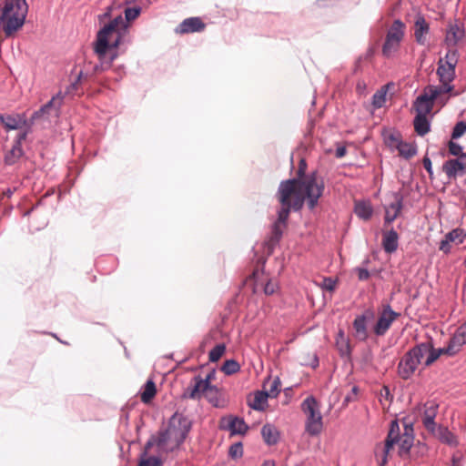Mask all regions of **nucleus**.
<instances>
[{
	"mask_svg": "<svg viewBox=\"0 0 466 466\" xmlns=\"http://www.w3.org/2000/svg\"><path fill=\"white\" fill-rule=\"evenodd\" d=\"M307 163L300 159L297 170V177L281 181L278 190V199L281 205L278 219L274 223L268 245L272 248L280 240L283 230L287 227L290 210L299 211L304 202L309 209H314L322 197L325 184L317 172L306 175Z\"/></svg>",
	"mask_w": 466,
	"mask_h": 466,
	"instance_id": "1",
	"label": "nucleus"
},
{
	"mask_svg": "<svg viewBox=\"0 0 466 466\" xmlns=\"http://www.w3.org/2000/svg\"><path fill=\"white\" fill-rule=\"evenodd\" d=\"M140 10L139 7H127L125 9L126 19L118 15L98 31L94 51L100 60L106 59V54L123 42L127 34V22L136 19Z\"/></svg>",
	"mask_w": 466,
	"mask_h": 466,
	"instance_id": "2",
	"label": "nucleus"
},
{
	"mask_svg": "<svg viewBox=\"0 0 466 466\" xmlns=\"http://www.w3.org/2000/svg\"><path fill=\"white\" fill-rule=\"evenodd\" d=\"M190 429L191 420L183 414L176 412L169 419L166 428L150 437L147 442V448H156V451L159 454L171 452L184 442Z\"/></svg>",
	"mask_w": 466,
	"mask_h": 466,
	"instance_id": "3",
	"label": "nucleus"
},
{
	"mask_svg": "<svg viewBox=\"0 0 466 466\" xmlns=\"http://www.w3.org/2000/svg\"><path fill=\"white\" fill-rule=\"evenodd\" d=\"M440 356L441 351H435L431 343H420L407 351L400 359L398 364V374L401 379L409 380L420 364L424 363L426 367L431 366Z\"/></svg>",
	"mask_w": 466,
	"mask_h": 466,
	"instance_id": "4",
	"label": "nucleus"
},
{
	"mask_svg": "<svg viewBox=\"0 0 466 466\" xmlns=\"http://www.w3.org/2000/svg\"><path fill=\"white\" fill-rule=\"evenodd\" d=\"M28 12V5L25 0H5L0 15L3 22V30L6 37L13 36L20 30Z\"/></svg>",
	"mask_w": 466,
	"mask_h": 466,
	"instance_id": "5",
	"label": "nucleus"
},
{
	"mask_svg": "<svg viewBox=\"0 0 466 466\" xmlns=\"http://www.w3.org/2000/svg\"><path fill=\"white\" fill-rule=\"evenodd\" d=\"M459 61V52L456 49H449L444 57L438 61L437 75L440 80V86H434L439 92L457 96L458 93H452L454 86L451 85L455 78V68Z\"/></svg>",
	"mask_w": 466,
	"mask_h": 466,
	"instance_id": "6",
	"label": "nucleus"
},
{
	"mask_svg": "<svg viewBox=\"0 0 466 466\" xmlns=\"http://www.w3.org/2000/svg\"><path fill=\"white\" fill-rule=\"evenodd\" d=\"M301 410L306 416V431L311 436L319 434L323 428L319 403L314 397H308L303 400Z\"/></svg>",
	"mask_w": 466,
	"mask_h": 466,
	"instance_id": "7",
	"label": "nucleus"
},
{
	"mask_svg": "<svg viewBox=\"0 0 466 466\" xmlns=\"http://www.w3.org/2000/svg\"><path fill=\"white\" fill-rule=\"evenodd\" d=\"M405 24L400 20H395L389 28L385 42L382 46V53L386 56H390L398 51L400 42L405 34Z\"/></svg>",
	"mask_w": 466,
	"mask_h": 466,
	"instance_id": "8",
	"label": "nucleus"
},
{
	"mask_svg": "<svg viewBox=\"0 0 466 466\" xmlns=\"http://www.w3.org/2000/svg\"><path fill=\"white\" fill-rule=\"evenodd\" d=\"M397 420L390 422V431L384 443H379L375 446L374 455L378 466H385L388 462V457L390 451L394 447V441L396 439Z\"/></svg>",
	"mask_w": 466,
	"mask_h": 466,
	"instance_id": "9",
	"label": "nucleus"
},
{
	"mask_svg": "<svg viewBox=\"0 0 466 466\" xmlns=\"http://www.w3.org/2000/svg\"><path fill=\"white\" fill-rule=\"evenodd\" d=\"M213 375L208 373L206 378L201 376H195L190 385L184 390L182 397L185 399L199 400L206 395L207 390L211 385V379Z\"/></svg>",
	"mask_w": 466,
	"mask_h": 466,
	"instance_id": "10",
	"label": "nucleus"
},
{
	"mask_svg": "<svg viewBox=\"0 0 466 466\" xmlns=\"http://www.w3.org/2000/svg\"><path fill=\"white\" fill-rule=\"evenodd\" d=\"M442 93L439 92L434 86L426 88L420 96L417 97L414 102L413 107L416 115L427 116L433 108L434 100L438 99Z\"/></svg>",
	"mask_w": 466,
	"mask_h": 466,
	"instance_id": "11",
	"label": "nucleus"
},
{
	"mask_svg": "<svg viewBox=\"0 0 466 466\" xmlns=\"http://www.w3.org/2000/svg\"><path fill=\"white\" fill-rule=\"evenodd\" d=\"M400 316V314L395 312L390 305L384 306L373 328L374 333L377 336H383L390 328L392 322L396 320Z\"/></svg>",
	"mask_w": 466,
	"mask_h": 466,
	"instance_id": "12",
	"label": "nucleus"
},
{
	"mask_svg": "<svg viewBox=\"0 0 466 466\" xmlns=\"http://www.w3.org/2000/svg\"><path fill=\"white\" fill-rule=\"evenodd\" d=\"M394 445L399 446V454L400 456L406 455L410 452V448L413 445V429L410 426L405 425L404 432L400 433V425L397 421V431Z\"/></svg>",
	"mask_w": 466,
	"mask_h": 466,
	"instance_id": "13",
	"label": "nucleus"
},
{
	"mask_svg": "<svg viewBox=\"0 0 466 466\" xmlns=\"http://www.w3.org/2000/svg\"><path fill=\"white\" fill-rule=\"evenodd\" d=\"M466 343V326H461L457 329L454 335L451 338L449 344L447 347L443 349H435V351H441V354H447L449 356H453Z\"/></svg>",
	"mask_w": 466,
	"mask_h": 466,
	"instance_id": "14",
	"label": "nucleus"
},
{
	"mask_svg": "<svg viewBox=\"0 0 466 466\" xmlns=\"http://www.w3.org/2000/svg\"><path fill=\"white\" fill-rule=\"evenodd\" d=\"M439 404L433 400L427 401L423 405V410L421 412V422L426 429V431L430 433L433 431L435 428L439 425L435 422V418L438 414Z\"/></svg>",
	"mask_w": 466,
	"mask_h": 466,
	"instance_id": "15",
	"label": "nucleus"
},
{
	"mask_svg": "<svg viewBox=\"0 0 466 466\" xmlns=\"http://www.w3.org/2000/svg\"><path fill=\"white\" fill-rule=\"evenodd\" d=\"M62 98L53 97L49 102L44 105L39 110L34 112L31 120L48 119L50 116H57L61 106Z\"/></svg>",
	"mask_w": 466,
	"mask_h": 466,
	"instance_id": "16",
	"label": "nucleus"
},
{
	"mask_svg": "<svg viewBox=\"0 0 466 466\" xmlns=\"http://www.w3.org/2000/svg\"><path fill=\"white\" fill-rule=\"evenodd\" d=\"M442 171L449 178H454L466 171V155H461L456 159H449L442 166Z\"/></svg>",
	"mask_w": 466,
	"mask_h": 466,
	"instance_id": "17",
	"label": "nucleus"
},
{
	"mask_svg": "<svg viewBox=\"0 0 466 466\" xmlns=\"http://www.w3.org/2000/svg\"><path fill=\"white\" fill-rule=\"evenodd\" d=\"M464 36L465 33L463 27L458 23H452L447 27L445 43L449 47H454L463 41Z\"/></svg>",
	"mask_w": 466,
	"mask_h": 466,
	"instance_id": "18",
	"label": "nucleus"
},
{
	"mask_svg": "<svg viewBox=\"0 0 466 466\" xmlns=\"http://www.w3.org/2000/svg\"><path fill=\"white\" fill-rule=\"evenodd\" d=\"M429 33V23L422 15H417L414 22V37L416 42L420 46H425L428 42Z\"/></svg>",
	"mask_w": 466,
	"mask_h": 466,
	"instance_id": "19",
	"label": "nucleus"
},
{
	"mask_svg": "<svg viewBox=\"0 0 466 466\" xmlns=\"http://www.w3.org/2000/svg\"><path fill=\"white\" fill-rule=\"evenodd\" d=\"M434 438L439 440L450 447H457L459 445L458 437L451 432L447 427L439 425L433 431L430 432Z\"/></svg>",
	"mask_w": 466,
	"mask_h": 466,
	"instance_id": "20",
	"label": "nucleus"
},
{
	"mask_svg": "<svg viewBox=\"0 0 466 466\" xmlns=\"http://www.w3.org/2000/svg\"><path fill=\"white\" fill-rule=\"evenodd\" d=\"M205 28V24L199 17H190L179 24L176 32L178 34H188L200 32Z\"/></svg>",
	"mask_w": 466,
	"mask_h": 466,
	"instance_id": "21",
	"label": "nucleus"
},
{
	"mask_svg": "<svg viewBox=\"0 0 466 466\" xmlns=\"http://www.w3.org/2000/svg\"><path fill=\"white\" fill-rule=\"evenodd\" d=\"M0 121L7 130L19 129L26 123L24 116L16 115H2L0 114Z\"/></svg>",
	"mask_w": 466,
	"mask_h": 466,
	"instance_id": "22",
	"label": "nucleus"
},
{
	"mask_svg": "<svg viewBox=\"0 0 466 466\" xmlns=\"http://www.w3.org/2000/svg\"><path fill=\"white\" fill-rule=\"evenodd\" d=\"M151 449L147 448V444L145 445L144 451L140 455V459L138 461V466H163V460L161 456L164 453L159 454L157 451V455H150Z\"/></svg>",
	"mask_w": 466,
	"mask_h": 466,
	"instance_id": "23",
	"label": "nucleus"
},
{
	"mask_svg": "<svg viewBox=\"0 0 466 466\" xmlns=\"http://www.w3.org/2000/svg\"><path fill=\"white\" fill-rule=\"evenodd\" d=\"M354 337L360 341L368 339L367 319L365 315L357 316L353 321Z\"/></svg>",
	"mask_w": 466,
	"mask_h": 466,
	"instance_id": "24",
	"label": "nucleus"
},
{
	"mask_svg": "<svg viewBox=\"0 0 466 466\" xmlns=\"http://www.w3.org/2000/svg\"><path fill=\"white\" fill-rule=\"evenodd\" d=\"M398 233L394 230H389L383 233L382 246L387 253H392L398 248Z\"/></svg>",
	"mask_w": 466,
	"mask_h": 466,
	"instance_id": "25",
	"label": "nucleus"
},
{
	"mask_svg": "<svg viewBox=\"0 0 466 466\" xmlns=\"http://www.w3.org/2000/svg\"><path fill=\"white\" fill-rule=\"evenodd\" d=\"M226 429L230 431L231 434H245L248 429L244 420L238 417H230L227 420Z\"/></svg>",
	"mask_w": 466,
	"mask_h": 466,
	"instance_id": "26",
	"label": "nucleus"
},
{
	"mask_svg": "<svg viewBox=\"0 0 466 466\" xmlns=\"http://www.w3.org/2000/svg\"><path fill=\"white\" fill-rule=\"evenodd\" d=\"M402 208V199L399 195H395V201L385 209V221L392 222L397 218Z\"/></svg>",
	"mask_w": 466,
	"mask_h": 466,
	"instance_id": "27",
	"label": "nucleus"
},
{
	"mask_svg": "<svg viewBox=\"0 0 466 466\" xmlns=\"http://www.w3.org/2000/svg\"><path fill=\"white\" fill-rule=\"evenodd\" d=\"M355 214L364 220L370 218L373 213L372 207L368 201H357L354 207Z\"/></svg>",
	"mask_w": 466,
	"mask_h": 466,
	"instance_id": "28",
	"label": "nucleus"
},
{
	"mask_svg": "<svg viewBox=\"0 0 466 466\" xmlns=\"http://www.w3.org/2000/svg\"><path fill=\"white\" fill-rule=\"evenodd\" d=\"M268 398H269V396L265 390L257 391L253 400H249L248 404L253 410H263L267 406Z\"/></svg>",
	"mask_w": 466,
	"mask_h": 466,
	"instance_id": "29",
	"label": "nucleus"
},
{
	"mask_svg": "<svg viewBox=\"0 0 466 466\" xmlns=\"http://www.w3.org/2000/svg\"><path fill=\"white\" fill-rule=\"evenodd\" d=\"M413 125L419 136H424L430 131V123L427 119V116L416 115Z\"/></svg>",
	"mask_w": 466,
	"mask_h": 466,
	"instance_id": "30",
	"label": "nucleus"
},
{
	"mask_svg": "<svg viewBox=\"0 0 466 466\" xmlns=\"http://www.w3.org/2000/svg\"><path fill=\"white\" fill-rule=\"evenodd\" d=\"M157 388L156 384L152 380H148L140 394V399L144 403H149L156 396Z\"/></svg>",
	"mask_w": 466,
	"mask_h": 466,
	"instance_id": "31",
	"label": "nucleus"
},
{
	"mask_svg": "<svg viewBox=\"0 0 466 466\" xmlns=\"http://www.w3.org/2000/svg\"><path fill=\"white\" fill-rule=\"evenodd\" d=\"M261 434L264 441L268 444L271 445L277 443L279 439V433L274 426L270 424L264 425L261 430Z\"/></svg>",
	"mask_w": 466,
	"mask_h": 466,
	"instance_id": "32",
	"label": "nucleus"
},
{
	"mask_svg": "<svg viewBox=\"0 0 466 466\" xmlns=\"http://www.w3.org/2000/svg\"><path fill=\"white\" fill-rule=\"evenodd\" d=\"M214 407H223V402L220 400V392L216 386L210 385L204 396Z\"/></svg>",
	"mask_w": 466,
	"mask_h": 466,
	"instance_id": "33",
	"label": "nucleus"
},
{
	"mask_svg": "<svg viewBox=\"0 0 466 466\" xmlns=\"http://www.w3.org/2000/svg\"><path fill=\"white\" fill-rule=\"evenodd\" d=\"M23 156V149L19 144H14L12 148L5 156V163L14 165Z\"/></svg>",
	"mask_w": 466,
	"mask_h": 466,
	"instance_id": "34",
	"label": "nucleus"
},
{
	"mask_svg": "<svg viewBox=\"0 0 466 466\" xmlns=\"http://www.w3.org/2000/svg\"><path fill=\"white\" fill-rule=\"evenodd\" d=\"M396 149L399 151L400 155L405 158H410L416 154V147L413 145L403 141L398 144Z\"/></svg>",
	"mask_w": 466,
	"mask_h": 466,
	"instance_id": "35",
	"label": "nucleus"
},
{
	"mask_svg": "<svg viewBox=\"0 0 466 466\" xmlns=\"http://www.w3.org/2000/svg\"><path fill=\"white\" fill-rule=\"evenodd\" d=\"M264 388L269 398H275L280 391V381L278 378H276L265 384Z\"/></svg>",
	"mask_w": 466,
	"mask_h": 466,
	"instance_id": "36",
	"label": "nucleus"
},
{
	"mask_svg": "<svg viewBox=\"0 0 466 466\" xmlns=\"http://www.w3.org/2000/svg\"><path fill=\"white\" fill-rule=\"evenodd\" d=\"M446 237L448 240L451 241L452 243L461 244L466 238V233L461 228H455L446 234Z\"/></svg>",
	"mask_w": 466,
	"mask_h": 466,
	"instance_id": "37",
	"label": "nucleus"
},
{
	"mask_svg": "<svg viewBox=\"0 0 466 466\" xmlns=\"http://www.w3.org/2000/svg\"><path fill=\"white\" fill-rule=\"evenodd\" d=\"M226 346L224 344L216 345L209 352V360L211 362L218 361L225 353Z\"/></svg>",
	"mask_w": 466,
	"mask_h": 466,
	"instance_id": "38",
	"label": "nucleus"
},
{
	"mask_svg": "<svg viewBox=\"0 0 466 466\" xmlns=\"http://www.w3.org/2000/svg\"><path fill=\"white\" fill-rule=\"evenodd\" d=\"M239 368L240 367L236 360H228L223 364L221 370L227 375H231L238 372L239 370Z\"/></svg>",
	"mask_w": 466,
	"mask_h": 466,
	"instance_id": "39",
	"label": "nucleus"
},
{
	"mask_svg": "<svg viewBox=\"0 0 466 466\" xmlns=\"http://www.w3.org/2000/svg\"><path fill=\"white\" fill-rule=\"evenodd\" d=\"M386 102V91H377L372 96V105L376 108H380Z\"/></svg>",
	"mask_w": 466,
	"mask_h": 466,
	"instance_id": "40",
	"label": "nucleus"
},
{
	"mask_svg": "<svg viewBox=\"0 0 466 466\" xmlns=\"http://www.w3.org/2000/svg\"><path fill=\"white\" fill-rule=\"evenodd\" d=\"M466 132V122H458L452 131L451 138L456 139L463 136Z\"/></svg>",
	"mask_w": 466,
	"mask_h": 466,
	"instance_id": "41",
	"label": "nucleus"
},
{
	"mask_svg": "<svg viewBox=\"0 0 466 466\" xmlns=\"http://www.w3.org/2000/svg\"><path fill=\"white\" fill-rule=\"evenodd\" d=\"M341 341H337V345L339 347V350L341 353V355H349L350 353V348L349 342L344 339L343 332L340 331L339 333Z\"/></svg>",
	"mask_w": 466,
	"mask_h": 466,
	"instance_id": "42",
	"label": "nucleus"
},
{
	"mask_svg": "<svg viewBox=\"0 0 466 466\" xmlns=\"http://www.w3.org/2000/svg\"><path fill=\"white\" fill-rule=\"evenodd\" d=\"M228 454L233 459L240 458L243 454L242 444L240 442L232 444L229 448Z\"/></svg>",
	"mask_w": 466,
	"mask_h": 466,
	"instance_id": "43",
	"label": "nucleus"
},
{
	"mask_svg": "<svg viewBox=\"0 0 466 466\" xmlns=\"http://www.w3.org/2000/svg\"><path fill=\"white\" fill-rule=\"evenodd\" d=\"M400 142L399 134L391 133L385 137V143L392 148H396Z\"/></svg>",
	"mask_w": 466,
	"mask_h": 466,
	"instance_id": "44",
	"label": "nucleus"
},
{
	"mask_svg": "<svg viewBox=\"0 0 466 466\" xmlns=\"http://www.w3.org/2000/svg\"><path fill=\"white\" fill-rule=\"evenodd\" d=\"M337 280L332 278H324L320 287L328 291H333L336 289Z\"/></svg>",
	"mask_w": 466,
	"mask_h": 466,
	"instance_id": "45",
	"label": "nucleus"
},
{
	"mask_svg": "<svg viewBox=\"0 0 466 466\" xmlns=\"http://www.w3.org/2000/svg\"><path fill=\"white\" fill-rule=\"evenodd\" d=\"M448 147L450 154L453 156H457L458 157H460L461 155H463L462 147L458 143H455L452 140L449 142Z\"/></svg>",
	"mask_w": 466,
	"mask_h": 466,
	"instance_id": "46",
	"label": "nucleus"
},
{
	"mask_svg": "<svg viewBox=\"0 0 466 466\" xmlns=\"http://www.w3.org/2000/svg\"><path fill=\"white\" fill-rule=\"evenodd\" d=\"M451 243L452 242L448 240L447 237L445 236V238L440 243V250H441L445 254L449 253L451 251Z\"/></svg>",
	"mask_w": 466,
	"mask_h": 466,
	"instance_id": "47",
	"label": "nucleus"
},
{
	"mask_svg": "<svg viewBox=\"0 0 466 466\" xmlns=\"http://www.w3.org/2000/svg\"><path fill=\"white\" fill-rule=\"evenodd\" d=\"M383 399L390 401L392 400V396L390 395V389L387 386H384L380 390V402L383 404Z\"/></svg>",
	"mask_w": 466,
	"mask_h": 466,
	"instance_id": "48",
	"label": "nucleus"
},
{
	"mask_svg": "<svg viewBox=\"0 0 466 466\" xmlns=\"http://www.w3.org/2000/svg\"><path fill=\"white\" fill-rule=\"evenodd\" d=\"M278 289V286L275 282H272V281H268L266 285H265V288H264V292L267 294V295H272L276 292Z\"/></svg>",
	"mask_w": 466,
	"mask_h": 466,
	"instance_id": "49",
	"label": "nucleus"
},
{
	"mask_svg": "<svg viewBox=\"0 0 466 466\" xmlns=\"http://www.w3.org/2000/svg\"><path fill=\"white\" fill-rule=\"evenodd\" d=\"M356 271L360 280H367L370 278V272L366 268H357Z\"/></svg>",
	"mask_w": 466,
	"mask_h": 466,
	"instance_id": "50",
	"label": "nucleus"
},
{
	"mask_svg": "<svg viewBox=\"0 0 466 466\" xmlns=\"http://www.w3.org/2000/svg\"><path fill=\"white\" fill-rule=\"evenodd\" d=\"M359 392V388L357 386H354L352 389H351V393L350 394H348L345 399H344V402L345 403H349L350 401H353L355 399H356V396Z\"/></svg>",
	"mask_w": 466,
	"mask_h": 466,
	"instance_id": "51",
	"label": "nucleus"
},
{
	"mask_svg": "<svg viewBox=\"0 0 466 466\" xmlns=\"http://www.w3.org/2000/svg\"><path fill=\"white\" fill-rule=\"evenodd\" d=\"M422 163H423L424 168L427 170L429 175L431 176L432 175V165H431V159L429 157H424Z\"/></svg>",
	"mask_w": 466,
	"mask_h": 466,
	"instance_id": "52",
	"label": "nucleus"
},
{
	"mask_svg": "<svg viewBox=\"0 0 466 466\" xmlns=\"http://www.w3.org/2000/svg\"><path fill=\"white\" fill-rule=\"evenodd\" d=\"M346 152H347V150H346V148L344 147H339L336 149L335 155H336L337 157L340 158V157H343L346 155Z\"/></svg>",
	"mask_w": 466,
	"mask_h": 466,
	"instance_id": "53",
	"label": "nucleus"
},
{
	"mask_svg": "<svg viewBox=\"0 0 466 466\" xmlns=\"http://www.w3.org/2000/svg\"><path fill=\"white\" fill-rule=\"evenodd\" d=\"M26 138V132H23L18 135L17 139L15 144H19L21 146L22 141Z\"/></svg>",
	"mask_w": 466,
	"mask_h": 466,
	"instance_id": "54",
	"label": "nucleus"
},
{
	"mask_svg": "<svg viewBox=\"0 0 466 466\" xmlns=\"http://www.w3.org/2000/svg\"><path fill=\"white\" fill-rule=\"evenodd\" d=\"M81 77H82V72H80L77 76V81L76 83L73 84L74 86H76V83L79 82L81 80Z\"/></svg>",
	"mask_w": 466,
	"mask_h": 466,
	"instance_id": "55",
	"label": "nucleus"
},
{
	"mask_svg": "<svg viewBox=\"0 0 466 466\" xmlns=\"http://www.w3.org/2000/svg\"><path fill=\"white\" fill-rule=\"evenodd\" d=\"M262 466H274V464L271 461H266Z\"/></svg>",
	"mask_w": 466,
	"mask_h": 466,
	"instance_id": "56",
	"label": "nucleus"
},
{
	"mask_svg": "<svg viewBox=\"0 0 466 466\" xmlns=\"http://www.w3.org/2000/svg\"><path fill=\"white\" fill-rule=\"evenodd\" d=\"M452 466H460V463H459L458 460H456L455 458L453 459Z\"/></svg>",
	"mask_w": 466,
	"mask_h": 466,
	"instance_id": "57",
	"label": "nucleus"
},
{
	"mask_svg": "<svg viewBox=\"0 0 466 466\" xmlns=\"http://www.w3.org/2000/svg\"><path fill=\"white\" fill-rule=\"evenodd\" d=\"M115 56H116L115 54H111L110 57H109V62H112L114 60Z\"/></svg>",
	"mask_w": 466,
	"mask_h": 466,
	"instance_id": "58",
	"label": "nucleus"
},
{
	"mask_svg": "<svg viewBox=\"0 0 466 466\" xmlns=\"http://www.w3.org/2000/svg\"><path fill=\"white\" fill-rule=\"evenodd\" d=\"M111 7L108 8V11L104 15L105 16H110Z\"/></svg>",
	"mask_w": 466,
	"mask_h": 466,
	"instance_id": "59",
	"label": "nucleus"
},
{
	"mask_svg": "<svg viewBox=\"0 0 466 466\" xmlns=\"http://www.w3.org/2000/svg\"><path fill=\"white\" fill-rule=\"evenodd\" d=\"M463 326H466V323Z\"/></svg>",
	"mask_w": 466,
	"mask_h": 466,
	"instance_id": "60",
	"label": "nucleus"
}]
</instances>
